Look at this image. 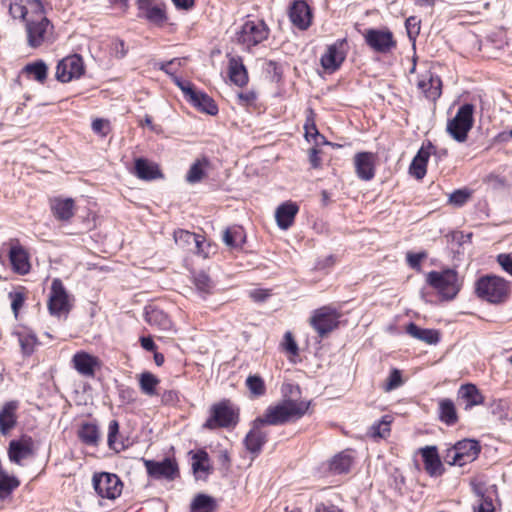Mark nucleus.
Wrapping results in <instances>:
<instances>
[{
  "label": "nucleus",
  "mask_w": 512,
  "mask_h": 512,
  "mask_svg": "<svg viewBox=\"0 0 512 512\" xmlns=\"http://www.w3.org/2000/svg\"><path fill=\"white\" fill-rule=\"evenodd\" d=\"M31 15L25 23L27 44L31 48H38L53 42L54 26L45 15L40 0L30 1Z\"/></svg>",
  "instance_id": "nucleus-1"
},
{
  "label": "nucleus",
  "mask_w": 512,
  "mask_h": 512,
  "mask_svg": "<svg viewBox=\"0 0 512 512\" xmlns=\"http://www.w3.org/2000/svg\"><path fill=\"white\" fill-rule=\"evenodd\" d=\"M309 404L304 401L286 399L276 405L269 406L264 415L258 417L266 425H282L291 420L301 418L308 410Z\"/></svg>",
  "instance_id": "nucleus-2"
},
{
  "label": "nucleus",
  "mask_w": 512,
  "mask_h": 512,
  "mask_svg": "<svg viewBox=\"0 0 512 512\" xmlns=\"http://www.w3.org/2000/svg\"><path fill=\"white\" fill-rule=\"evenodd\" d=\"M509 291V282L494 275L482 276L475 283V292L477 296L493 304H499L506 301Z\"/></svg>",
  "instance_id": "nucleus-3"
},
{
  "label": "nucleus",
  "mask_w": 512,
  "mask_h": 512,
  "mask_svg": "<svg viewBox=\"0 0 512 512\" xmlns=\"http://www.w3.org/2000/svg\"><path fill=\"white\" fill-rule=\"evenodd\" d=\"M426 282L434 288L444 300H452L461 288L458 274L453 269L431 271L426 276Z\"/></svg>",
  "instance_id": "nucleus-4"
},
{
  "label": "nucleus",
  "mask_w": 512,
  "mask_h": 512,
  "mask_svg": "<svg viewBox=\"0 0 512 512\" xmlns=\"http://www.w3.org/2000/svg\"><path fill=\"white\" fill-rule=\"evenodd\" d=\"M210 412V417L203 424L206 429L234 427L239 421L238 409L234 408L228 400L212 405Z\"/></svg>",
  "instance_id": "nucleus-5"
},
{
  "label": "nucleus",
  "mask_w": 512,
  "mask_h": 512,
  "mask_svg": "<svg viewBox=\"0 0 512 512\" xmlns=\"http://www.w3.org/2000/svg\"><path fill=\"white\" fill-rule=\"evenodd\" d=\"M269 32L270 30L263 20L248 19L243 23L240 30L237 31L236 41L249 50L266 40Z\"/></svg>",
  "instance_id": "nucleus-6"
},
{
  "label": "nucleus",
  "mask_w": 512,
  "mask_h": 512,
  "mask_svg": "<svg viewBox=\"0 0 512 512\" xmlns=\"http://www.w3.org/2000/svg\"><path fill=\"white\" fill-rule=\"evenodd\" d=\"M481 447L478 441L463 439L447 449L444 460L449 465L464 466L473 462L479 455Z\"/></svg>",
  "instance_id": "nucleus-7"
},
{
  "label": "nucleus",
  "mask_w": 512,
  "mask_h": 512,
  "mask_svg": "<svg viewBox=\"0 0 512 512\" xmlns=\"http://www.w3.org/2000/svg\"><path fill=\"white\" fill-rule=\"evenodd\" d=\"M474 106L466 103L462 105L453 119L448 121L447 132L457 142H465L468 132L473 127Z\"/></svg>",
  "instance_id": "nucleus-8"
},
{
  "label": "nucleus",
  "mask_w": 512,
  "mask_h": 512,
  "mask_svg": "<svg viewBox=\"0 0 512 512\" xmlns=\"http://www.w3.org/2000/svg\"><path fill=\"white\" fill-rule=\"evenodd\" d=\"M340 316L335 308L323 306L313 312L310 325L320 337H324L337 328Z\"/></svg>",
  "instance_id": "nucleus-9"
},
{
  "label": "nucleus",
  "mask_w": 512,
  "mask_h": 512,
  "mask_svg": "<svg viewBox=\"0 0 512 512\" xmlns=\"http://www.w3.org/2000/svg\"><path fill=\"white\" fill-rule=\"evenodd\" d=\"M72 308L69 295L58 278L52 281L48 299V310L52 316L61 317L67 315Z\"/></svg>",
  "instance_id": "nucleus-10"
},
{
  "label": "nucleus",
  "mask_w": 512,
  "mask_h": 512,
  "mask_svg": "<svg viewBox=\"0 0 512 512\" xmlns=\"http://www.w3.org/2000/svg\"><path fill=\"white\" fill-rule=\"evenodd\" d=\"M93 486L101 498L113 500L120 496L123 484L116 474L102 472L93 476Z\"/></svg>",
  "instance_id": "nucleus-11"
},
{
  "label": "nucleus",
  "mask_w": 512,
  "mask_h": 512,
  "mask_svg": "<svg viewBox=\"0 0 512 512\" xmlns=\"http://www.w3.org/2000/svg\"><path fill=\"white\" fill-rule=\"evenodd\" d=\"M85 72L83 59L78 54L69 55L60 60L56 66V79L67 83L79 79Z\"/></svg>",
  "instance_id": "nucleus-12"
},
{
  "label": "nucleus",
  "mask_w": 512,
  "mask_h": 512,
  "mask_svg": "<svg viewBox=\"0 0 512 512\" xmlns=\"http://www.w3.org/2000/svg\"><path fill=\"white\" fill-rule=\"evenodd\" d=\"M363 36L366 44L378 53H389L397 45L392 32L388 29H367Z\"/></svg>",
  "instance_id": "nucleus-13"
},
{
  "label": "nucleus",
  "mask_w": 512,
  "mask_h": 512,
  "mask_svg": "<svg viewBox=\"0 0 512 512\" xmlns=\"http://www.w3.org/2000/svg\"><path fill=\"white\" fill-rule=\"evenodd\" d=\"M266 425L262 420L256 418L252 422V427L244 438V445L247 451L254 456L260 454L262 447L267 442L268 433L263 430V426Z\"/></svg>",
  "instance_id": "nucleus-14"
},
{
  "label": "nucleus",
  "mask_w": 512,
  "mask_h": 512,
  "mask_svg": "<svg viewBox=\"0 0 512 512\" xmlns=\"http://www.w3.org/2000/svg\"><path fill=\"white\" fill-rule=\"evenodd\" d=\"M376 156L371 152H359L354 156L355 173L363 181H370L375 176Z\"/></svg>",
  "instance_id": "nucleus-15"
},
{
  "label": "nucleus",
  "mask_w": 512,
  "mask_h": 512,
  "mask_svg": "<svg viewBox=\"0 0 512 512\" xmlns=\"http://www.w3.org/2000/svg\"><path fill=\"white\" fill-rule=\"evenodd\" d=\"M417 87L431 101H436L442 94L441 78L430 71L420 75Z\"/></svg>",
  "instance_id": "nucleus-16"
},
{
  "label": "nucleus",
  "mask_w": 512,
  "mask_h": 512,
  "mask_svg": "<svg viewBox=\"0 0 512 512\" xmlns=\"http://www.w3.org/2000/svg\"><path fill=\"white\" fill-rule=\"evenodd\" d=\"M9 246V259L13 269L22 275L28 273L30 263L27 251L20 244L18 239H10Z\"/></svg>",
  "instance_id": "nucleus-17"
},
{
  "label": "nucleus",
  "mask_w": 512,
  "mask_h": 512,
  "mask_svg": "<svg viewBox=\"0 0 512 512\" xmlns=\"http://www.w3.org/2000/svg\"><path fill=\"white\" fill-rule=\"evenodd\" d=\"M144 465L148 475L155 479H174L178 472L176 463L169 458L160 462L144 459Z\"/></svg>",
  "instance_id": "nucleus-18"
},
{
  "label": "nucleus",
  "mask_w": 512,
  "mask_h": 512,
  "mask_svg": "<svg viewBox=\"0 0 512 512\" xmlns=\"http://www.w3.org/2000/svg\"><path fill=\"white\" fill-rule=\"evenodd\" d=\"M344 42V40H341L329 45L326 52L321 56L320 62L325 70L334 72L341 66L346 57L343 51Z\"/></svg>",
  "instance_id": "nucleus-19"
},
{
  "label": "nucleus",
  "mask_w": 512,
  "mask_h": 512,
  "mask_svg": "<svg viewBox=\"0 0 512 512\" xmlns=\"http://www.w3.org/2000/svg\"><path fill=\"white\" fill-rule=\"evenodd\" d=\"M139 17L145 18L152 24L161 26L166 20V12L161 5H153L151 0H138Z\"/></svg>",
  "instance_id": "nucleus-20"
},
{
  "label": "nucleus",
  "mask_w": 512,
  "mask_h": 512,
  "mask_svg": "<svg viewBox=\"0 0 512 512\" xmlns=\"http://www.w3.org/2000/svg\"><path fill=\"white\" fill-rule=\"evenodd\" d=\"M72 364L80 375L92 378L95 376L96 368L99 367V360L87 352L80 351L72 357Z\"/></svg>",
  "instance_id": "nucleus-21"
},
{
  "label": "nucleus",
  "mask_w": 512,
  "mask_h": 512,
  "mask_svg": "<svg viewBox=\"0 0 512 512\" xmlns=\"http://www.w3.org/2000/svg\"><path fill=\"white\" fill-rule=\"evenodd\" d=\"M289 18L293 25L301 30H306L311 24V10L306 1H294L290 7Z\"/></svg>",
  "instance_id": "nucleus-22"
},
{
  "label": "nucleus",
  "mask_w": 512,
  "mask_h": 512,
  "mask_svg": "<svg viewBox=\"0 0 512 512\" xmlns=\"http://www.w3.org/2000/svg\"><path fill=\"white\" fill-rule=\"evenodd\" d=\"M19 402L11 400L5 402L0 409V433L7 435L17 424V410Z\"/></svg>",
  "instance_id": "nucleus-23"
},
{
  "label": "nucleus",
  "mask_w": 512,
  "mask_h": 512,
  "mask_svg": "<svg viewBox=\"0 0 512 512\" xmlns=\"http://www.w3.org/2000/svg\"><path fill=\"white\" fill-rule=\"evenodd\" d=\"M435 147L429 142L427 146H422L413 158L409 171L417 179H422L426 175V166L428 159Z\"/></svg>",
  "instance_id": "nucleus-24"
},
{
  "label": "nucleus",
  "mask_w": 512,
  "mask_h": 512,
  "mask_svg": "<svg viewBox=\"0 0 512 512\" xmlns=\"http://www.w3.org/2000/svg\"><path fill=\"white\" fill-rule=\"evenodd\" d=\"M425 470L430 476L441 475L443 466L436 446H426L420 450Z\"/></svg>",
  "instance_id": "nucleus-25"
},
{
  "label": "nucleus",
  "mask_w": 512,
  "mask_h": 512,
  "mask_svg": "<svg viewBox=\"0 0 512 512\" xmlns=\"http://www.w3.org/2000/svg\"><path fill=\"white\" fill-rule=\"evenodd\" d=\"M32 455L31 439L12 440L9 443L8 456L11 462L21 464V461Z\"/></svg>",
  "instance_id": "nucleus-26"
},
{
  "label": "nucleus",
  "mask_w": 512,
  "mask_h": 512,
  "mask_svg": "<svg viewBox=\"0 0 512 512\" xmlns=\"http://www.w3.org/2000/svg\"><path fill=\"white\" fill-rule=\"evenodd\" d=\"M299 207L296 203L285 202L281 204L275 212L276 222L279 228L287 230L294 222Z\"/></svg>",
  "instance_id": "nucleus-27"
},
{
  "label": "nucleus",
  "mask_w": 512,
  "mask_h": 512,
  "mask_svg": "<svg viewBox=\"0 0 512 512\" xmlns=\"http://www.w3.org/2000/svg\"><path fill=\"white\" fill-rule=\"evenodd\" d=\"M187 101L199 111L206 114L214 116L218 113V107L215 101L202 91L195 90Z\"/></svg>",
  "instance_id": "nucleus-28"
},
{
  "label": "nucleus",
  "mask_w": 512,
  "mask_h": 512,
  "mask_svg": "<svg viewBox=\"0 0 512 512\" xmlns=\"http://www.w3.org/2000/svg\"><path fill=\"white\" fill-rule=\"evenodd\" d=\"M134 174L142 180H154L162 177V173L153 162L148 161L145 158H137L134 165Z\"/></svg>",
  "instance_id": "nucleus-29"
},
{
  "label": "nucleus",
  "mask_w": 512,
  "mask_h": 512,
  "mask_svg": "<svg viewBox=\"0 0 512 512\" xmlns=\"http://www.w3.org/2000/svg\"><path fill=\"white\" fill-rule=\"evenodd\" d=\"M353 464V457L349 451H342L336 454L326 464V469L334 475L348 473Z\"/></svg>",
  "instance_id": "nucleus-30"
},
{
  "label": "nucleus",
  "mask_w": 512,
  "mask_h": 512,
  "mask_svg": "<svg viewBox=\"0 0 512 512\" xmlns=\"http://www.w3.org/2000/svg\"><path fill=\"white\" fill-rule=\"evenodd\" d=\"M145 320L148 324L155 326L161 331H170L172 329V322L168 315L156 307L146 308Z\"/></svg>",
  "instance_id": "nucleus-31"
},
{
  "label": "nucleus",
  "mask_w": 512,
  "mask_h": 512,
  "mask_svg": "<svg viewBox=\"0 0 512 512\" xmlns=\"http://www.w3.org/2000/svg\"><path fill=\"white\" fill-rule=\"evenodd\" d=\"M51 210L58 220L68 221L74 215V201L71 198H56L51 201Z\"/></svg>",
  "instance_id": "nucleus-32"
},
{
  "label": "nucleus",
  "mask_w": 512,
  "mask_h": 512,
  "mask_svg": "<svg viewBox=\"0 0 512 512\" xmlns=\"http://www.w3.org/2000/svg\"><path fill=\"white\" fill-rule=\"evenodd\" d=\"M475 493L479 497V503L474 507V512H495V506L493 504V496L497 495L495 485H492L484 491L481 488H476Z\"/></svg>",
  "instance_id": "nucleus-33"
},
{
  "label": "nucleus",
  "mask_w": 512,
  "mask_h": 512,
  "mask_svg": "<svg viewBox=\"0 0 512 512\" xmlns=\"http://www.w3.org/2000/svg\"><path fill=\"white\" fill-rule=\"evenodd\" d=\"M458 397L465 402V409L480 405L484 401V397L474 384L462 385L458 391Z\"/></svg>",
  "instance_id": "nucleus-34"
},
{
  "label": "nucleus",
  "mask_w": 512,
  "mask_h": 512,
  "mask_svg": "<svg viewBox=\"0 0 512 512\" xmlns=\"http://www.w3.org/2000/svg\"><path fill=\"white\" fill-rule=\"evenodd\" d=\"M438 417L439 420L448 426L457 423L458 415L454 402L448 398H442L438 401Z\"/></svg>",
  "instance_id": "nucleus-35"
},
{
  "label": "nucleus",
  "mask_w": 512,
  "mask_h": 512,
  "mask_svg": "<svg viewBox=\"0 0 512 512\" xmlns=\"http://www.w3.org/2000/svg\"><path fill=\"white\" fill-rule=\"evenodd\" d=\"M229 78L240 87L248 83V73L241 58L233 57L229 60Z\"/></svg>",
  "instance_id": "nucleus-36"
},
{
  "label": "nucleus",
  "mask_w": 512,
  "mask_h": 512,
  "mask_svg": "<svg viewBox=\"0 0 512 512\" xmlns=\"http://www.w3.org/2000/svg\"><path fill=\"white\" fill-rule=\"evenodd\" d=\"M246 235L241 226H231L223 232V242L230 248L240 249L245 243Z\"/></svg>",
  "instance_id": "nucleus-37"
},
{
  "label": "nucleus",
  "mask_w": 512,
  "mask_h": 512,
  "mask_svg": "<svg viewBox=\"0 0 512 512\" xmlns=\"http://www.w3.org/2000/svg\"><path fill=\"white\" fill-rule=\"evenodd\" d=\"M138 378L140 390L144 395L150 397L158 395L157 386L159 385L160 380L157 376L151 372L145 371L142 372Z\"/></svg>",
  "instance_id": "nucleus-38"
},
{
  "label": "nucleus",
  "mask_w": 512,
  "mask_h": 512,
  "mask_svg": "<svg viewBox=\"0 0 512 512\" xmlns=\"http://www.w3.org/2000/svg\"><path fill=\"white\" fill-rule=\"evenodd\" d=\"M80 440L90 446H96L100 439V432L95 423H83L78 431Z\"/></svg>",
  "instance_id": "nucleus-39"
},
{
  "label": "nucleus",
  "mask_w": 512,
  "mask_h": 512,
  "mask_svg": "<svg viewBox=\"0 0 512 512\" xmlns=\"http://www.w3.org/2000/svg\"><path fill=\"white\" fill-rule=\"evenodd\" d=\"M119 435V423L117 420H112L109 423L108 426V436H107V443L110 449L114 450L115 452H120L125 450L128 445L125 444L124 441L118 440Z\"/></svg>",
  "instance_id": "nucleus-40"
},
{
  "label": "nucleus",
  "mask_w": 512,
  "mask_h": 512,
  "mask_svg": "<svg viewBox=\"0 0 512 512\" xmlns=\"http://www.w3.org/2000/svg\"><path fill=\"white\" fill-rule=\"evenodd\" d=\"M19 485L20 481L15 476H9L0 470V500L8 498Z\"/></svg>",
  "instance_id": "nucleus-41"
},
{
  "label": "nucleus",
  "mask_w": 512,
  "mask_h": 512,
  "mask_svg": "<svg viewBox=\"0 0 512 512\" xmlns=\"http://www.w3.org/2000/svg\"><path fill=\"white\" fill-rule=\"evenodd\" d=\"M23 71L26 74L33 76V78L38 82L43 83L47 78L48 67L44 61L38 60L27 64Z\"/></svg>",
  "instance_id": "nucleus-42"
},
{
  "label": "nucleus",
  "mask_w": 512,
  "mask_h": 512,
  "mask_svg": "<svg viewBox=\"0 0 512 512\" xmlns=\"http://www.w3.org/2000/svg\"><path fill=\"white\" fill-rule=\"evenodd\" d=\"M198 235L187 230L174 232V240L177 245L188 250H193V245H199Z\"/></svg>",
  "instance_id": "nucleus-43"
},
{
  "label": "nucleus",
  "mask_w": 512,
  "mask_h": 512,
  "mask_svg": "<svg viewBox=\"0 0 512 512\" xmlns=\"http://www.w3.org/2000/svg\"><path fill=\"white\" fill-rule=\"evenodd\" d=\"M392 419L389 415H385L378 422L374 423L370 428L371 436L374 438H386L390 434V425Z\"/></svg>",
  "instance_id": "nucleus-44"
},
{
  "label": "nucleus",
  "mask_w": 512,
  "mask_h": 512,
  "mask_svg": "<svg viewBox=\"0 0 512 512\" xmlns=\"http://www.w3.org/2000/svg\"><path fill=\"white\" fill-rule=\"evenodd\" d=\"M30 1H27V5L23 3V0H14L9 6V12L14 19H21L26 22L27 18L31 15Z\"/></svg>",
  "instance_id": "nucleus-45"
},
{
  "label": "nucleus",
  "mask_w": 512,
  "mask_h": 512,
  "mask_svg": "<svg viewBox=\"0 0 512 512\" xmlns=\"http://www.w3.org/2000/svg\"><path fill=\"white\" fill-rule=\"evenodd\" d=\"M208 166V160L203 158L202 160H197L195 163L192 164V166L190 167L187 175H186V180L189 182V183H197L199 182L205 172H204V168Z\"/></svg>",
  "instance_id": "nucleus-46"
},
{
  "label": "nucleus",
  "mask_w": 512,
  "mask_h": 512,
  "mask_svg": "<svg viewBox=\"0 0 512 512\" xmlns=\"http://www.w3.org/2000/svg\"><path fill=\"white\" fill-rule=\"evenodd\" d=\"M213 505L214 500L212 497L205 494H199L194 498L191 504V509L194 512H210L213 509Z\"/></svg>",
  "instance_id": "nucleus-47"
},
{
  "label": "nucleus",
  "mask_w": 512,
  "mask_h": 512,
  "mask_svg": "<svg viewBox=\"0 0 512 512\" xmlns=\"http://www.w3.org/2000/svg\"><path fill=\"white\" fill-rule=\"evenodd\" d=\"M246 386L255 397L263 396L266 392V386L263 379L258 375H250L246 379Z\"/></svg>",
  "instance_id": "nucleus-48"
},
{
  "label": "nucleus",
  "mask_w": 512,
  "mask_h": 512,
  "mask_svg": "<svg viewBox=\"0 0 512 512\" xmlns=\"http://www.w3.org/2000/svg\"><path fill=\"white\" fill-rule=\"evenodd\" d=\"M18 341L24 355L29 356L34 352L37 338L30 333H17Z\"/></svg>",
  "instance_id": "nucleus-49"
},
{
  "label": "nucleus",
  "mask_w": 512,
  "mask_h": 512,
  "mask_svg": "<svg viewBox=\"0 0 512 512\" xmlns=\"http://www.w3.org/2000/svg\"><path fill=\"white\" fill-rule=\"evenodd\" d=\"M194 284H195L197 290L204 294L210 293L211 289L213 288L211 279L204 272H200L195 275Z\"/></svg>",
  "instance_id": "nucleus-50"
},
{
  "label": "nucleus",
  "mask_w": 512,
  "mask_h": 512,
  "mask_svg": "<svg viewBox=\"0 0 512 512\" xmlns=\"http://www.w3.org/2000/svg\"><path fill=\"white\" fill-rule=\"evenodd\" d=\"M193 459H194V461L192 464V468L195 473L199 472V471L207 472L209 470V465H208L209 457H208L207 452L200 451L194 455Z\"/></svg>",
  "instance_id": "nucleus-51"
},
{
  "label": "nucleus",
  "mask_w": 512,
  "mask_h": 512,
  "mask_svg": "<svg viewBox=\"0 0 512 512\" xmlns=\"http://www.w3.org/2000/svg\"><path fill=\"white\" fill-rule=\"evenodd\" d=\"M470 196L471 194L468 190L458 189L449 195V203L456 207H461L468 201Z\"/></svg>",
  "instance_id": "nucleus-52"
},
{
  "label": "nucleus",
  "mask_w": 512,
  "mask_h": 512,
  "mask_svg": "<svg viewBox=\"0 0 512 512\" xmlns=\"http://www.w3.org/2000/svg\"><path fill=\"white\" fill-rule=\"evenodd\" d=\"M402 375L398 369H393L384 385V390L390 392L402 385Z\"/></svg>",
  "instance_id": "nucleus-53"
},
{
  "label": "nucleus",
  "mask_w": 512,
  "mask_h": 512,
  "mask_svg": "<svg viewBox=\"0 0 512 512\" xmlns=\"http://www.w3.org/2000/svg\"><path fill=\"white\" fill-rule=\"evenodd\" d=\"M173 81V83L179 87L181 89V91L183 92L184 94V97L186 100H188V98L192 95V93L196 90L194 88V85L191 83V82H188V81H184L182 80L180 77H178L177 75L176 76H173V78L171 79Z\"/></svg>",
  "instance_id": "nucleus-54"
},
{
  "label": "nucleus",
  "mask_w": 512,
  "mask_h": 512,
  "mask_svg": "<svg viewBox=\"0 0 512 512\" xmlns=\"http://www.w3.org/2000/svg\"><path fill=\"white\" fill-rule=\"evenodd\" d=\"M92 130L94 133L105 137L110 132V123L108 120L97 118L92 122Z\"/></svg>",
  "instance_id": "nucleus-55"
},
{
  "label": "nucleus",
  "mask_w": 512,
  "mask_h": 512,
  "mask_svg": "<svg viewBox=\"0 0 512 512\" xmlns=\"http://www.w3.org/2000/svg\"><path fill=\"white\" fill-rule=\"evenodd\" d=\"M405 26L409 38L415 39L420 32V20H418L415 16H411L406 20Z\"/></svg>",
  "instance_id": "nucleus-56"
},
{
  "label": "nucleus",
  "mask_w": 512,
  "mask_h": 512,
  "mask_svg": "<svg viewBox=\"0 0 512 512\" xmlns=\"http://www.w3.org/2000/svg\"><path fill=\"white\" fill-rule=\"evenodd\" d=\"M111 53L114 57L121 59L126 56L127 49L125 48L124 41L115 39L111 43Z\"/></svg>",
  "instance_id": "nucleus-57"
},
{
  "label": "nucleus",
  "mask_w": 512,
  "mask_h": 512,
  "mask_svg": "<svg viewBox=\"0 0 512 512\" xmlns=\"http://www.w3.org/2000/svg\"><path fill=\"white\" fill-rule=\"evenodd\" d=\"M199 245H193V252L198 254L199 256H202L203 258H207L209 255V248L211 245L209 243H206V240L203 236L198 235Z\"/></svg>",
  "instance_id": "nucleus-58"
},
{
  "label": "nucleus",
  "mask_w": 512,
  "mask_h": 512,
  "mask_svg": "<svg viewBox=\"0 0 512 512\" xmlns=\"http://www.w3.org/2000/svg\"><path fill=\"white\" fill-rule=\"evenodd\" d=\"M176 65H181L180 59H172L170 61L163 62L160 64L159 69L168 74L172 79L173 76H176Z\"/></svg>",
  "instance_id": "nucleus-59"
},
{
  "label": "nucleus",
  "mask_w": 512,
  "mask_h": 512,
  "mask_svg": "<svg viewBox=\"0 0 512 512\" xmlns=\"http://www.w3.org/2000/svg\"><path fill=\"white\" fill-rule=\"evenodd\" d=\"M419 340L427 344H437L440 340V335L437 330L425 329Z\"/></svg>",
  "instance_id": "nucleus-60"
},
{
  "label": "nucleus",
  "mask_w": 512,
  "mask_h": 512,
  "mask_svg": "<svg viewBox=\"0 0 512 512\" xmlns=\"http://www.w3.org/2000/svg\"><path fill=\"white\" fill-rule=\"evenodd\" d=\"M238 99L243 106H250L256 102L257 94L252 90L240 92Z\"/></svg>",
  "instance_id": "nucleus-61"
},
{
  "label": "nucleus",
  "mask_w": 512,
  "mask_h": 512,
  "mask_svg": "<svg viewBox=\"0 0 512 512\" xmlns=\"http://www.w3.org/2000/svg\"><path fill=\"white\" fill-rule=\"evenodd\" d=\"M161 401L165 405H175L179 402V393L175 390H166L161 395Z\"/></svg>",
  "instance_id": "nucleus-62"
},
{
  "label": "nucleus",
  "mask_w": 512,
  "mask_h": 512,
  "mask_svg": "<svg viewBox=\"0 0 512 512\" xmlns=\"http://www.w3.org/2000/svg\"><path fill=\"white\" fill-rule=\"evenodd\" d=\"M497 261L504 271L512 275V255L511 254H499Z\"/></svg>",
  "instance_id": "nucleus-63"
},
{
  "label": "nucleus",
  "mask_w": 512,
  "mask_h": 512,
  "mask_svg": "<svg viewBox=\"0 0 512 512\" xmlns=\"http://www.w3.org/2000/svg\"><path fill=\"white\" fill-rule=\"evenodd\" d=\"M315 512H343V510L335 504L321 502L315 506Z\"/></svg>",
  "instance_id": "nucleus-64"
}]
</instances>
